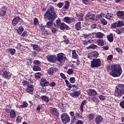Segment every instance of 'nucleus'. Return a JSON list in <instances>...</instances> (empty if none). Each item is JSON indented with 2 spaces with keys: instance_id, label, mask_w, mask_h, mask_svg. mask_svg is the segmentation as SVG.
Masks as SVG:
<instances>
[{
  "instance_id": "nucleus-1",
  "label": "nucleus",
  "mask_w": 124,
  "mask_h": 124,
  "mask_svg": "<svg viewBox=\"0 0 124 124\" xmlns=\"http://www.w3.org/2000/svg\"><path fill=\"white\" fill-rule=\"evenodd\" d=\"M58 17L57 12L55 11V8L52 6H49L47 11L44 15V18L47 20H55Z\"/></svg>"
},
{
  "instance_id": "nucleus-2",
  "label": "nucleus",
  "mask_w": 124,
  "mask_h": 124,
  "mask_svg": "<svg viewBox=\"0 0 124 124\" xmlns=\"http://www.w3.org/2000/svg\"><path fill=\"white\" fill-rule=\"evenodd\" d=\"M110 75L112 77H120L123 73L122 67L119 64H114L110 66Z\"/></svg>"
},
{
  "instance_id": "nucleus-3",
  "label": "nucleus",
  "mask_w": 124,
  "mask_h": 124,
  "mask_svg": "<svg viewBox=\"0 0 124 124\" xmlns=\"http://www.w3.org/2000/svg\"><path fill=\"white\" fill-rule=\"evenodd\" d=\"M123 94H124V84H119L115 89L114 95L117 97H121Z\"/></svg>"
},
{
  "instance_id": "nucleus-4",
  "label": "nucleus",
  "mask_w": 124,
  "mask_h": 124,
  "mask_svg": "<svg viewBox=\"0 0 124 124\" xmlns=\"http://www.w3.org/2000/svg\"><path fill=\"white\" fill-rule=\"evenodd\" d=\"M91 62V67L92 68L99 67V66H101V61L99 59H93V61Z\"/></svg>"
},
{
  "instance_id": "nucleus-5",
  "label": "nucleus",
  "mask_w": 124,
  "mask_h": 124,
  "mask_svg": "<svg viewBox=\"0 0 124 124\" xmlns=\"http://www.w3.org/2000/svg\"><path fill=\"white\" fill-rule=\"evenodd\" d=\"M61 119L63 124H68L70 122V117L66 113H62L61 115Z\"/></svg>"
},
{
  "instance_id": "nucleus-6",
  "label": "nucleus",
  "mask_w": 124,
  "mask_h": 124,
  "mask_svg": "<svg viewBox=\"0 0 124 124\" xmlns=\"http://www.w3.org/2000/svg\"><path fill=\"white\" fill-rule=\"evenodd\" d=\"M86 21H89V22L94 21L95 19V15L92 14V13L89 12L85 16Z\"/></svg>"
},
{
  "instance_id": "nucleus-7",
  "label": "nucleus",
  "mask_w": 124,
  "mask_h": 124,
  "mask_svg": "<svg viewBox=\"0 0 124 124\" xmlns=\"http://www.w3.org/2000/svg\"><path fill=\"white\" fill-rule=\"evenodd\" d=\"M57 58L58 62H65V59L66 57H65V55L62 53H60L57 54Z\"/></svg>"
},
{
  "instance_id": "nucleus-8",
  "label": "nucleus",
  "mask_w": 124,
  "mask_h": 124,
  "mask_svg": "<svg viewBox=\"0 0 124 124\" xmlns=\"http://www.w3.org/2000/svg\"><path fill=\"white\" fill-rule=\"evenodd\" d=\"M46 59L49 62L54 63V62H55L56 61H57V56L53 55H48L46 56Z\"/></svg>"
},
{
  "instance_id": "nucleus-9",
  "label": "nucleus",
  "mask_w": 124,
  "mask_h": 124,
  "mask_svg": "<svg viewBox=\"0 0 124 124\" xmlns=\"http://www.w3.org/2000/svg\"><path fill=\"white\" fill-rule=\"evenodd\" d=\"M2 76L6 80H9L11 79L12 74L9 71H5L3 72Z\"/></svg>"
},
{
  "instance_id": "nucleus-10",
  "label": "nucleus",
  "mask_w": 124,
  "mask_h": 124,
  "mask_svg": "<svg viewBox=\"0 0 124 124\" xmlns=\"http://www.w3.org/2000/svg\"><path fill=\"white\" fill-rule=\"evenodd\" d=\"M98 52L97 51H93L90 53H89L88 55V59H90L91 60H93V58H97V57H98Z\"/></svg>"
},
{
  "instance_id": "nucleus-11",
  "label": "nucleus",
  "mask_w": 124,
  "mask_h": 124,
  "mask_svg": "<svg viewBox=\"0 0 124 124\" xmlns=\"http://www.w3.org/2000/svg\"><path fill=\"white\" fill-rule=\"evenodd\" d=\"M103 117L101 115H97L94 119V122L96 124H101L103 122Z\"/></svg>"
},
{
  "instance_id": "nucleus-12",
  "label": "nucleus",
  "mask_w": 124,
  "mask_h": 124,
  "mask_svg": "<svg viewBox=\"0 0 124 124\" xmlns=\"http://www.w3.org/2000/svg\"><path fill=\"white\" fill-rule=\"evenodd\" d=\"M22 19H21V18H20L19 16H16L14 17L12 21V26L15 27L16 25H17V24H18V23H19V22H20V21Z\"/></svg>"
},
{
  "instance_id": "nucleus-13",
  "label": "nucleus",
  "mask_w": 124,
  "mask_h": 124,
  "mask_svg": "<svg viewBox=\"0 0 124 124\" xmlns=\"http://www.w3.org/2000/svg\"><path fill=\"white\" fill-rule=\"evenodd\" d=\"M74 18L73 17H69L68 16L65 17L63 20V22L65 23H66V24H71V23H73V22H74Z\"/></svg>"
},
{
  "instance_id": "nucleus-14",
  "label": "nucleus",
  "mask_w": 124,
  "mask_h": 124,
  "mask_svg": "<svg viewBox=\"0 0 124 124\" xmlns=\"http://www.w3.org/2000/svg\"><path fill=\"white\" fill-rule=\"evenodd\" d=\"M81 94V90L78 91H75L74 93H70V95L72 96V97H74V98H76L80 96Z\"/></svg>"
},
{
  "instance_id": "nucleus-15",
  "label": "nucleus",
  "mask_w": 124,
  "mask_h": 124,
  "mask_svg": "<svg viewBox=\"0 0 124 124\" xmlns=\"http://www.w3.org/2000/svg\"><path fill=\"white\" fill-rule=\"evenodd\" d=\"M57 71L58 69L57 68L51 67L47 70V74H48V75L51 76L52 75H53L54 73L55 72H57Z\"/></svg>"
},
{
  "instance_id": "nucleus-16",
  "label": "nucleus",
  "mask_w": 124,
  "mask_h": 124,
  "mask_svg": "<svg viewBox=\"0 0 124 124\" xmlns=\"http://www.w3.org/2000/svg\"><path fill=\"white\" fill-rule=\"evenodd\" d=\"M40 84L42 87H47L49 85V82L45 78H42L41 79Z\"/></svg>"
},
{
  "instance_id": "nucleus-17",
  "label": "nucleus",
  "mask_w": 124,
  "mask_h": 124,
  "mask_svg": "<svg viewBox=\"0 0 124 124\" xmlns=\"http://www.w3.org/2000/svg\"><path fill=\"white\" fill-rule=\"evenodd\" d=\"M116 15L119 19H122L124 20V11H118L116 12Z\"/></svg>"
},
{
  "instance_id": "nucleus-18",
  "label": "nucleus",
  "mask_w": 124,
  "mask_h": 124,
  "mask_svg": "<svg viewBox=\"0 0 124 124\" xmlns=\"http://www.w3.org/2000/svg\"><path fill=\"white\" fill-rule=\"evenodd\" d=\"M33 86L30 85L28 86L27 89H26V92L28 93H30V94H32L33 93Z\"/></svg>"
},
{
  "instance_id": "nucleus-19",
  "label": "nucleus",
  "mask_w": 124,
  "mask_h": 124,
  "mask_svg": "<svg viewBox=\"0 0 124 124\" xmlns=\"http://www.w3.org/2000/svg\"><path fill=\"white\" fill-rule=\"evenodd\" d=\"M59 28L61 30V31L68 30L70 29L69 26H67V25L65 24L64 23H62Z\"/></svg>"
},
{
  "instance_id": "nucleus-20",
  "label": "nucleus",
  "mask_w": 124,
  "mask_h": 124,
  "mask_svg": "<svg viewBox=\"0 0 124 124\" xmlns=\"http://www.w3.org/2000/svg\"><path fill=\"white\" fill-rule=\"evenodd\" d=\"M88 93L89 96H93L96 95V94H97V92H96V91H95V90H94L89 89L88 90Z\"/></svg>"
},
{
  "instance_id": "nucleus-21",
  "label": "nucleus",
  "mask_w": 124,
  "mask_h": 124,
  "mask_svg": "<svg viewBox=\"0 0 124 124\" xmlns=\"http://www.w3.org/2000/svg\"><path fill=\"white\" fill-rule=\"evenodd\" d=\"M6 10H7L6 6L2 7V10L0 11V15L1 16H5L6 15Z\"/></svg>"
},
{
  "instance_id": "nucleus-22",
  "label": "nucleus",
  "mask_w": 124,
  "mask_h": 124,
  "mask_svg": "<svg viewBox=\"0 0 124 124\" xmlns=\"http://www.w3.org/2000/svg\"><path fill=\"white\" fill-rule=\"evenodd\" d=\"M50 113H51L52 115H54V116H56V117H58V116H59V112L56 108H51L50 109Z\"/></svg>"
},
{
  "instance_id": "nucleus-23",
  "label": "nucleus",
  "mask_w": 124,
  "mask_h": 124,
  "mask_svg": "<svg viewBox=\"0 0 124 124\" xmlns=\"http://www.w3.org/2000/svg\"><path fill=\"white\" fill-rule=\"evenodd\" d=\"M107 38L109 42H113L114 41V35L112 33H110V34L107 36Z\"/></svg>"
},
{
  "instance_id": "nucleus-24",
  "label": "nucleus",
  "mask_w": 124,
  "mask_h": 124,
  "mask_svg": "<svg viewBox=\"0 0 124 124\" xmlns=\"http://www.w3.org/2000/svg\"><path fill=\"white\" fill-rule=\"evenodd\" d=\"M31 45L34 51H37V52H40L41 51V48L38 46V45L35 44H31Z\"/></svg>"
},
{
  "instance_id": "nucleus-25",
  "label": "nucleus",
  "mask_w": 124,
  "mask_h": 124,
  "mask_svg": "<svg viewBox=\"0 0 124 124\" xmlns=\"http://www.w3.org/2000/svg\"><path fill=\"white\" fill-rule=\"evenodd\" d=\"M16 111L14 110H12L10 112V117L11 119H15V118H16Z\"/></svg>"
},
{
  "instance_id": "nucleus-26",
  "label": "nucleus",
  "mask_w": 124,
  "mask_h": 124,
  "mask_svg": "<svg viewBox=\"0 0 124 124\" xmlns=\"http://www.w3.org/2000/svg\"><path fill=\"white\" fill-rule=\"evenodd\" d=\"M95 36L96 38H103V36H104V34L101 33V32H97L95 33Z\"/></svg>"
},
{
  "instance_id": "nucleus-27",
  "label": "nucleus",
  "mask_w": 124,
  "mask_h": 124,
  "mask_svg": "<svg viewBox=\"0 0 124 124\" xmlns=\"http://www.w3.org/2000/svg\"><path fill=\"white\" fill-rule=\"evenodd\" d=\"M41 99H42V101H45V102H46V103H48L49 101V97L47 96H42L41 97Z\"/></svg>"
},
{
  "instance_id": "nucleus-28",
  "label": "nucleus",
  "mask_w": 124,
  "mask_h": 124,
  "mask_svg": "<svg viewBox=\"0 0 124 124\" xmlns=\"http://www.w3.org/2000/svg\"><path fill=\"white\" fill-rule=\"evenodd\" d=\"M16 31L18 34H22V32L24 31V28L22 26H20L18 29H16Z\"/></svg>"
},
{
  "instance_id": "nucleus-29",
  "label": "nucleus",
  "mask_w": 124,
  "mask_h": 124,
  "mask_svg": "<svg viewBox=\"0 0 124 124\" xmlns=\"http://www.w3.org/2000/svg\"><path fill=\"white\" fill-rule=\"evenodd\" d=\"M7 52H9L11 55H15V54L16 53V49H15V48H10L7 49Z\"/></svg>"
},
{
  "instance_id": "nucleus-30",
  "label": "nucleus",
  "mask_w": 124,
  "mask_h": 124,
  "mask_svg": "<svg viewBox=\"0 0 124 124\" xmlns=\"http://www.w3.org/2000/svg\"><path fill=\"white\" fill-rule=\"evenodd\" d=\"M28 105L29 104H28V103L26 101H24L22 103V105L19 107L16 106V107H18V108H26V107H28Z\"/></svg>"
},
{
  "instance_id": "nucleus-31",
  "label": "nucleus",
  "mask_w": 124,
  "mask_h": 124,
  "mask_svg": "<svg viewBox=\"0 0 124 124\" xmlns=\"http://www.w3.org/2000/svg\"><path fill=\"white\" fill-rule=\"evenodd\" d=\"M75 29L77 31L81 30V22H78L75 24Z\"/></svg>"
},
{
  "instance_id": "nucleus-32",
  "label": "nucleus",
  "mask_w": 124,
  "mask_h": 124,
  "mask_svg": "<svg viewBox=\"0 0 124 124\" xmlns=\"http://www.w3.org/2000/svg\"><path fill=\"white\" fill-rule=\"evenodd\" d=\"M72 58H73V59L78 58V54H77V53H76V50H72Z\"/></svg>"
},
{
  "instance_id": "nucleus-33",
  "label": "nucleus",
  "mask_w": 124,
  "mask_h": 124,
  "mask_svg": "<svg viewBox=\"0 0 124 124\" xmlns=\"http://www.w3.org/2000/svg\"><path fill=\"white\" fill-rule=\"evenodd\" d=\"M111 27L112 29H117V28H120L119 26V23L118 21L111 24Z\"/></svg>"
},
{
  "instance_id": "nucleus-34",
  "label": "nucleus",
  "mask_w": 124,
  "mask_h": 124,
  "mask_svg": "<svg viewBox=\"0 0 124 124\" xmlns=\"http://www.w3.org/2000/svg\"><path fill=\"white\" fill-rule=\"evenodd\" d=\"M79 117H80V114L76 112L74 115L73 119L74 121H78V120H79Z\"/></svg>"
},
{
  "instance_id": "nucleus-35",
  "label": "nucleus",
  "mask_w": 124,
  "mask_h": 124,
  "mask_svg": "<svg viewBox=\"0 0 124 124\" xmlns=\"http://www.w3.org/2000/svg\"><path fill=\"white\" fill-rule=\"evenodd\" d=\"M106 18L108 20H113V14L111 13H108L106 16Z\"/></svg>"
},
{
  "instance_id": "nucleus-36",
  "label": "nucleus",
  "mask_w": 124,
  "mask_h": 124,
  "mask_svg": "<svg viewBox=\"0 0 124 124\" xmlns=\"http://www.w3.org/2000/svg\"><path fill=\"white\" fill-rule=\"evenodd\" d=\"M97 43L98 46H103L104 45V41L102 39L97 40Z\"/></svg>"
},
{
  "instance_id": "nucleus-37",
  "label": "nucleus",
  "mask_w": 124,
  "mask_h": 124,
  "mask_svg": "<svg viewBox=\"0 0 124 124\" xmlns=\"http://www.w3.org/2000/svg\"><path fill=\"white\" fill-rule=\"evenodd\" d=\"M42 35H44V36H47V37H50V33H49L48 31L46 30L44 31H43Z\"/></svg>"
},
{
  "instance_id": "nucleus-38",
  "label": "nucleus",
  "mask_w": 124,
  "mask_h": 124,
  "mask_svg": "<svg viewBox=\"0 0 124 124\" xmlns=\"http://www.w3.org/2000/svg\"><path fill=\"white\" fill-rule=\"evenodd\" d=\"M33 63L34 64V65H37L38 66H40V65H41V62L38 60H34Z\"/></svg>"
},
{
  "instance_id": "nucleus-39",
  "label": "nucleus",
  "mask_w": 124,
  "mask_h": 124,
  "mask_svg": "<svg viewBox=\"0 0 124 124\" xmlns=\"http://www.w3.org/2000/svg\"><path fill=\"white\" fill-rule=\"evenodd\" d=\"M33 70H34V71H40V70H41V68L39 66L34 65L33 67Z\"/></svg>"
},
{
  "instance_id": "nucleus-40",
  "label": "nucleus",
  "mask_w": 124,
  "mask_h": 124,
  "mask_svg": "<svg viewBox=\"0 0 124 124\" xmlns=\"http://www.w3.org/2000/svg\"><path fill=\"white\" fill-rule=\"evenodd\" d=\"M94 114L93 113H91L89 115L88 118L89 121H93L94 119Z\"/></svg>"
},
{
  "instance_id": "nucleus-41",
  "label": "nucleus",
  "mask_w": 124,
  "mask_h": 124,
  "mask_svg": "<svg viewBox=\"0 0 124 124\" xmlns=\"http://www.w3.org/2000/svg\"><path fill=\"white\" fill-rule=\"evenodd\" d=\"M64 81L66 84V86L68 87V88H72V85H71V84L69 83V81L67 79L64 80Z\"/></svg>"
},
{
  "instance_id": "nucleus-42",
  "label": "nucleus",
  "mask_w": 124,
  "mask_h": 124,
  "mask_svg": "<svg viewBox=\"0 0 124 124\" xmlns=\"http://www.w3.org/2000/svg\"><path fill=\"white\" fill-rule=\"evenodd\" d=\"M100 22L104 25V26H106V25L108 24V22L104 18L100 19Z\"/></svg>"
},
{
  "instance_id": "nucleus-43",
  "label": "nucleus",
  "mask_w": 124,
  "mask_h": 124,
  "mask_svg": "<svg viewBox=\"0 0 124 124\" xmlns=\"http://www.w3.org/2000/svg\"><path fill=\"white\" fill-rule=\"evenodd\" d=\"M39 27L40 30L41 31H45V26H44V25L40 24Z\"/></svg>"
},
{
  "instance_id": "nucleus-44",
  "label": "nucleus",
  "mask_w": 124,
  "mask_h": 124,
  "mask_svg": "<svg viewBox=\"0 0 124 124\" xmlns=\"http://www.w3.org/2000/svg\"><path fill=\"white\" fill-rule=\"evenodd\" d=\"M46 25L47 28H51V27L53 26V21H48L46 23Z\"/></svg>"
},
{
  "instance_id": "nucleus-45",
  "label": "nucleus",
  "mask_w": 124,
  "mask_h": 124,
  "mask_svg": "<svg viewBox=\"0 0 124 124\" xmlns=\"http://www.w3.org/2000/svg\"><path fill=\"white\" fill-rule=\"evenodd\" d=\"M21 36H22V37H28V31H23L21 34Z\"/></svg>"
},
{
  "instance_id": "nucleus-46",
  "label": "nucleus",
  "mask_w": 124,
  "mask_h": 124,
  "mask_svg": "<svg viewBox=\"0 0 124 124\" xmlns=\"http://www.w3.org/2000/svg\"><path fill=\"white\" fill-rule=\"evenodd\" d=\"M22 119H23V117L21 116H18L16 117V123H21V121H22Z\"/></svg>"
},
{
  "instance_id": "nucleus-47",
  "label": "nucleus",
  "mask_w": 124,
  "mask_h": 124,
  "mask_svg": "<svg viewBox=\"0 0 124 124\" xmlns=\"http://www.w3.org/2000/svg\"><path fill=\"white\" fill-rule=\"evenodd\" d=\"M35 78L36 79H40L41 78V74L40 73H37L35 74Z\"/></svg>"
},
{
  "instance_id": "nucleus-48",
  "label": "nucleus",
  "mask_w": 124,
  "mask_h": 124,
  "mask_svg": "<svg viewBox=\"0 0 124 124\" xmlns=\"http://www.w3.org/2000/svg\"><path fill=\"white\" fill-rule=\"evenodd\" d=\"M69 81L71 84H74V83L76 82V79H75V78L71 77L70 78Z\"/></svg>"
},
{
  "instance_id": "nucleus-49",
  "label": "nucleus",
  "mask_w": 124,
  "mask_h": 124,
  "mask_svg": "<svg viewBox=\"0 0 124 124\" xmlns=\"http://www.w3.org/2000/svg\"><path fill=\"white\" fill-rule=\"evenodd\" d=\"M69 7V1H65V6H64V8L65 9H68Z\"/></svg>"
},
{
  "instance_id": "nucleus-50",
  "label": "nucleus",
  "mask_w": 124,
  "mask_h": 124,
  "mask_svg": "<svg viewBox=\"0 0 124 124\" xmlns=\"http://www.w3.org/2000/svg\"><path fill=\"white\" fill-rule=\"evenodd\" d=\"M67 74L69 75H71V74H73L74 73V71H73V70L72 69H69L67 70Z\"/></svg>"
},
{
  "instance_id": "nucleus-51",
  "label": "nucleus",
  "mask_w": 124,
  "mask_h": 124,
  "mask_svg": "<svg viewBox=\"0 0 124 124\" xmlns=\"http://www.w3.org/2000/svg\"><path fill=\"white\" fill-rule=\"evenodd\" d=\"M89 49H96L97 48V46L95 45H91L90 46H89Z\"/></svg>"
},
{
  "instance_id": "nucleus-52",
  "label": "nucleus",
  "mask_w": 124,
  "mask_h": 124,
  "mask_svg": "<svg viewBox=\"0 0 124 124\" xmlns=\"http://www.w3.org/2000/svg\"><path fill=\"white\" fill-rule=\"evenodd\" d=\"M60 76L62 79H63V80H66V79H67V78H66L65 75L62 73H60Z\"/></svg>"
},
{
  "instance_id": "nucleus-53",
  "label": "nucleus",
  "mask_w": 124,
  "mask_h": 124,
  "mask_svg": "<svg viewBox=\"0 0 124 124\" xmlns=\"http://www.w3.org/2000/svg\"><path fill=\"white\" fill-rule=\"evenodd\" d=\"M118 25L119 26V28H121V27H124V21H118Z\"/></svg>"
},
{
  "instance_id": "nucleus-54",
  "label": "nucleus",
  "mask_w": 124,
  "mask_h": 124,
  "mask_svg": "<svg viewBox=\"0 0 124 124\" xmlns=\"http://www.w3.org/2000/svg\"><path fill=\"white\" fill-rule=\"evenodd\" d=\"M56 25H57V27L59 28V27L61 26L62 23H61V20L60 19H57L56 20Z\"/></svg>"
},
{
  "instance_id": "nucleus-55",
  "label": "nucleus",
  "mask_w": 124,
  "mask_h": 124,
  "mask_svg": "<svg viewBox=\"0 0 124 124\" xmlns=\"http://www.w3.org/2000/svg\"><path fill=\"white\" fill-rule=\"evenodd\" d=\"M38 19L36 17L34 18V24L35 26H37L38 25Z\"/></svg>"
},
{
  "instance_id": "nucleus-56",
  "label": "nucleus",
  "mask_w": 124,
  "mask_h": 124,
  "mask_svg": "<svg viewBox=\"0 0 124 124\" xmlns=\"http://www.w3.org/2000/svg\"><path fill=\"white\" fill-rule=\"evenodd\" d=\"M58 107L60 108V109H63V108H64V104L62 103H60L58 104Z\"/></svg>"
},
{
  "instance_id": "nucleus-57",
  "label": "nucleus",
  "mask_w": 124,
  "mask_h": 124,
  "mask_svg": "<svg viewBox=\"0 0 124 124\" xmlns=\"http://www.w3.org/2000/svg\"><path fill=\"white\" fill-rule=\"evenodd\" d=\"M22 83L23 86H27L28 87H29V83L28 82V81L23 80Z\"/></svg>"
},
{
  "instance_id": "nucleus-58",
  "label": "nucleus",
  "mask_w": 124,
  "mask_h": 124,
  "mask_svg": "<svg viewBox=\"0 0 124 124\" xmlns=\"http://www.w3.org/2000/svg\"><path fill=\"white\" fill-rule=\"evenodd\" d=\"M92 100L94 102H96V103H97V102H98L99 101V100L98 99V98H96V97H94L93 99Z\"/></svg>"
},
{
  "instance_id": "nucleus-59",
  "label": "nucleus",
  "mask_w": 124,
  "mask_h": 124,
  "mask_svg": "<svg viewBox=\"0 0 124 124\" xmlns=\"http://www.w3.org/2000/svg\"><path fill=\"white\" fill-rule=\"evenodd\" d=\"M102 18V16H101V15H98L96 16V20L97 21H98V20H100Z\"/></svg>"
},
{
  "instance_id": "nucleus-60",
  "label": "nucleus",
  "mask_w": 124,
  "mask_h": 124,
  "mask_svg": "<svg viewBox=\"0 0 124 124\" xmlns=\"http://www.w3.org/2000/svg\"><path fill=\"white\" fill-rule=\"evenodd\" d=\"M120 105L122 109H124V100L120 103Z\"/></svg>"
},
{
  "instance_id": "nucleus-61",
  "label": "nucleus",
  "mask_w": 124,
  "mask_h": 124,
  "mask_svg": "<svg viewBox=\"0 0 124 124\" xmlns=\"http://www.w3.org/2000/svg\"><path fill=\"white\" fill-rule=\"evenodd\" d=\"M116 32L117 33V34H122V33H123L122 31H121V30L119 29H116Z\"/></svg>"
},
{
  "instance_id": "nucleus-62",
  "label": "nucleus",
  "mask_w": 124,
  "mask_h": 124,
  "mask_svg": "<svg viewBox=\"0 0 124 124\" xmlns=\"http://www.w3.org/2000/svg\"><path fill=\"white\" fill-rule=\"evenodd\" d=\"M108 60V61H112L113 60V55H109L108 56L107 58Z\"/></svg>"
},
{
  "instance_id": "nucleus-63",
  "label": "nucleus",
  "mask_w": 124,
  "mask_h": 124,
  "mask_svg": "<svg viewBox=\"0 0 124 124\" xmlns=\"http://www.w3.org/2000/svg\"><path fill=\"white\" fill-rule=\"evenodd\" d=\"M76 15H77V17H84V14L82 13L77 14Z\"/></svg>"
},
{
  "instance_id": "nucleus-64",
  "label": "nucleus",
  "mask_w": 124,
  "mask_h": 124,
  "mask_svg": "<svg viewBox=\"0 0 124 124\" xmlns=\"http://www.w3.org/2000/svg\"><path fill=\"white\" fill-rule=\"evenodd\" d=\"M99 98L100 100H105V96L102 95L99 96Z\"/></svg>"
}]
</instances>
